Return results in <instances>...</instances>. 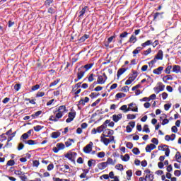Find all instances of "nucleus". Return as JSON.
Returning <instances> with one entry per match:
<instances>
[{"instance_id":"obj_43","label":"nucleus","mask_w":181,"mask_h":181,"mask_svg":"<svg viewBox=\"0 0 181 181\" xmlns=\"http://www.w3.org/2000/svg\"><path fill=\"white\" fill-rule=\"evenodd\" d=\"M40 88V84H36L35 86H32V91H36V90H39Z\"/></svg>"},{"instance_id":"obj_58","label":"nucleus","mask_w":181,"mask_h":181,"mask_svg":"<svg viewBox=\"0 0 181 181\" xmlns=\"http://www.w3.org/2000/svg\"><path fill=\"white\" fill-rule=\"evenodd\" d=\"M20 179H21L22 181H27V180H28V177L25 176V173H23V174L20 176Z\"/></svg>"},{"instance_id":"obj_51","label":"nucleus","mask_w":181,"mask_h":181,"mask_svg":"<svg viewBox=\"0 0 181 181\" xmlns=\"http://www.w3.org/2000/svg\"><path fill=\"white\" fill-rule=\"evenodd\" d=\"M117 37V35L115 34H114V35L110 37L108 39H107V42L108 43H111V42H112V40H114V39H115Z\"/></svg>"},{"instance_id":"obj_3","label":"nucleus","mask_w":181,"mask_h":181,"mask_svg":"<svg viewBox=\"0 0 181 181\" xmlns=\"http://www.w3.org/2000/svg\"><path fill=\"white\" fill-rule=\"evenodd\" d=\"M158 60H163V51L161 49L158 50L157 54H156L154 59L148 62V64L153 65Z\"/></svg>"},{"instance_id":"obj_38","label":"nucleus","mask_w":181,"mask_h":181,"mask_svg":"<svg viewBox=\"0 0 181 181\" xmlns=\"http://www.w3.org/2000/svg\"><path fill=\"white\" fill-rule=\"evenodd\" d=\"M143 132H146V134H149V132H151V130L148 128V124L144 126Z\"/></svg>"},{"instance_id":"obj_63","label":"nucleus","mask_w":181,"mask_h":181,"mask_svg":"<svg viewBox=\"0 0 181 181\" xmlns=\"http://www.w3.org/2000/svg\"><path fill=\"white\" fill-rule=\"evenodd\" d=\"M14 173L17 175V176H22L23 174V172L21 171V170H15Z\"/></svg>"},{"instance_id":"obj_12","label":"nucleus","mask_w":181,"mask_h":181,"mask_svg":"<svg viewBox=\"0 0 181 181\" xmlns=\"http://www.w3.org/2000/svg\"><path fill=\"white\" fill-rule=\"evenodd\" d=\"M153 149H156V146L153 144H148L146 146V152H152V151H153Z\"/></svg>"},{"instance_id":"obj_62","label":"nucleus","mask_w":181,"mask_h":181,"mask_svg":"<svg viewBox=\"0 0 181 181\" xmlns=\"http://www.w3.org/2000/svg\"><path fill=\"white\" fill-rule=\"evenodd\" d=\"M174 175L175 176H177V177H179V176H180L181 175V171L179 170H176L174 171Z\"/></svg>"},{"instance_id":"obj_27","label":"nucleus","mask_w":181,"mask_h":181,"mask_svg":"<svg viewBox=\"0 0 181 181\" xmlns=\"http://www.w3.org/2000/svg\"><path fill=\"white\" fill-rule=\"evenodd\" d=\"M153 174H146L145 177V181H153Z\"/></svg>"},{"instance_id":"obj_35","label":"nucleus","mask_w":181,"mask_h":181,"mask_svg":"<svg viewBox=\"0 0 181 181\" xmlns=\"http://www.w3.org/2000/svg\"><path fill=\"white\" fill-rule=\"evenodd\" d=\"M121 158L123 162H128V160L130 159L129 154H125L124 157L123 156H121Z\"/></svg>"},{"instance_id":"obj_64","label":"nucleus","mask_w":181,"mask_h":181,"mask_svg":"<svg viewBox=\"0 0 181 181\" xmlns=\"http://www.w3.org/2000/svg\"><path fill=\"white\" fill-rule=\"evenodd\" d=\"M158 88L160 91H163L165 90V85L163 83H160V85L158 86Z\"/></svg>"},{"instance_id":"obj_14","label":"nucleus","mask_w":181,"mask_h":181,"mask_svg":"<svg viewBox=\"0 0 181 181\" xmlns=\"http://www.w3.org/2000/svg\"><path fill=\"white\" fill-rule=\"evenodd\" d=\"M90 101V98L88 97H85L84 99H81L78 101V105H86V103H88Z\"/></svg>"},{"instance_id":"obj_21","label":"nucleus","mask_w":181,"mask_h":181,"mask_svg":"<svg viewBox=\"0 0 181 181\" xmlns=\"http://www.w3.org/2000/svg\"><path fill=\"white\" fill-rule=\"evenodd\" d=\"M127 70H128V69L127 68H120L117 71V77L122 76V74L125 73Z\"/></svg>"},{"instance_id":"obj_61","label":"nucleus","mask_w":181,"mask_h":181,"mask_svg":"<svg viewBox=\"0 0 181 181\" xmlns=\"http://www.w3.org/2000/svg\"><path fill=\"white\" fill-rule=\"evenodd\" d=\"M104 156H105V152L102 151L98 153V158H104Z\"/></svg>"},{"instance_id":"obj_31","label":"nucleus","mask_w":181,"mask_h":181,"mask_svg":"<svg viewBox=\"0 0 181 181\" xmlns=\"http://www.w3.org/2000/svg\"><path fill=\"white\" fill-rule=\"evenodd\" d=\"M95 77V75L94 74H90L88 76V81L89 83H93V81L94 80V78Z\"/></svg>"},{"instance_id":"obj_19","label":"nucleus","mask_w":181,"mask_h":181,"mask_svg":"<svg viewBox=\"0 0 181 181\" xmlns=\"http://www.w3.org/2000/svg\"><path fill=\"white\" fill-rule=\"evenodd\" d=\"M181 67L179 65H174L173 67V73H176V74L180 73Z\"/></svg>"},{"instance_id":"obj_29","label":"nucleus","mask_w":181,"mask_h":181,"mask_svg":"<svg viewBox=\"0 0 181 181\" xmlns=\"http://www.w3.org/2000/svg\"><path fill=\"white\" fill-rule=\"evenodd\" d=\"M142 47H136L133 52H132V53H133V57H135V56H136V54H138L139 53V52H141V50H142Z\"/></svg>"},{"instance_id":"obj_17","label":"nucleus","mask_w":181,"mask_h":181,"mask_svg":"<svg viewBox=\"0 0 181 181\" xmlns=\"http://www.w3.org/2000/svg\"><path fill=\"white\" fill-rule=\"evenodd\" d=\"M97 166L98 169H100V170H104V169H105V168H107V166L108 165H107L106 162H102L100 163H98Z\"/></svg>"},{"instance_id":"obj_5","label":"nucleus","mask_w":181,"mask_h":181,"mask_svg":"<svg viewBox=\"0 0 181 181\" xmlns=\"http://www.w3.org/2000/svg\"><path fill=\"white\" fill-rule=\"evenodd\" d=\"M165 15V12H156L153 13V21H160V19H163Z\"/></svg>"},{"instance_id":"obj_20","label":"nucleus","mask_w":181,"mask_h":181,"mask_svg":"<svg viewBox=\"0 0 181 181\" xmlns=\"http://www.w3.org/2000/svg\"><path fill=\"white\" fill-rule=\"evenodd\" d=\"M60 135H62V133H60L59 132H54L51 134V137L53 139H57V138H59Z\"/></svg>"},{"instance_id":"obj_44","label":"nucleus","mask_w":181,"mask_h":181,"mask_svg":"<svg viewBox=\"0 0 181 181\" xmlns=\"http://www.w3.org/2000/svg\"><path fill=\"white\" fill-rule=\"evenodd\" d=\"M125 93H118L116 94L115 97L116 98H122L124 97H125Z\"/></svg>"},{"instance_id":"obj_10","label":"nucleus","mask_w":181,"mask_h":181,"mask_svg":"<svg viewBox=\"0 0 181 181\" xmlns=\"http://www.w3.org/2000/svg\"><path fill=\"white\" fill-rule=\"evenodd\" d=\"M93 151V142L90 141L88 145L83 148V152L85 153H90Z\"/></svg>"},{"instance_id":"obj_55","label":"nucleus","mask_w":181,"mask_h":181,"mask_svg":"<svg viewBox=\"0 0 181 181\" xmlns=\"http://www.w3.org/2000/svg\"><path fill=\"white\" fill-rule=\"evenodd\" d=\"M128 32L124 31L120 34L119 37H121L122 39L124 37H127V36H128Z\"/></svg>"},{"instance_id":"obj_32","label":"nucleus","mask_w":181,"mask_h":181,"mask_svg":"<svg viewBox=\"0 0 181 181\" xmlns=\"http://www.w3.org/2000/svg\"><path fill=\"white\" fill-rule=\"evenodd\" d=\"M110 119H106L104 123L100 126V128L104 131V129H106L107 128V124H110Z\"/></svg>"},{"instance_id":"obj_46","label":"nucleus","mask_w":181,"mask_h":181,"mask_svg":"<svg viewBox=\"0 0 181 181\" xmlns=\"http://www.w3.org/2000/svg\"><path fill=\"white\" fill-rule=\"evenodd\" d=\"M43 96H45V92H40V91H39V92L37 93V94H36V95H35V98H39L43 97Z\"/></svg>"},{"instance_id":"obj_25","label":"nucleus","mask_w":181,"mask_h":181,"mask_svg":"<svg viewBox=\"0 0 181 181\" xmlns=\"http://www.w3.org/2000/svg\"><path fill=\"white\" fill-rule=\"evenodd\" d=\"M137 40L138 39L136 38V36L132 35L129 39V43H136Z\"/></svg>"},{"instance_id":"obj_36","label":"nucleus","mask_w":181,"mask_h":181,"mask_svg":"<svg viewBox=\"0 0 181 181\" xmlns=\"http://www.w3.org/2000/svg\"><path fill=\"white\" fill-rule=\"evenodd\" d=\"M151 45H152V41L147 40L144 43H142L141 46H142V47H146V46H151Z\"/></svg>"},{"instance_id":"obj_24","label":"nucleus","mask_w":181,"mask_h":181,"mask_svg":"<svg viewBox=\"0 0 181 181\" xmlns=\"http://www.w3.org/2000/svg\"><path fill=\"white\" fill-rule=\"evenodd\" d=\"M23 142L27 145H36L37 144L35 140H23Z\"/></svg>"},{"instance_id":"obj_54","label":"nucleus","mask_w":181,"mask_h":181,"mask_svg":"<svg viewBox=\"0 0 181 181\" xmlns=\"http://www.w3.org/2000/svg\"><path fill=\"white\" fill-rule=\"evenodd\" d=\"M7 166H13L15 165V160H9L8 162H7Z\"/></svg>"},{"instance_id":"obj_45","label":"nucleus","mask_w":181,"mask_h":181,"mask_svg":"<svg viewBox=\"0 0 181 181\" xmlns=\"http://www.w3.org/2000/svg\"><path fill=\"white\" fill-rule=\"evenodd\" d=\"M135 118H136V115H135L129 114L127 115V119H135Z\"/></svg>"},{"instance_id":"obj_15","label":"nucleus","mask_w":181,"mask_h":181,"mask_svg":"<svg viewBox=\"0 0 181 181\" xmlns=\"http://www.w3.org/2000/svg\"><path fill=\"white\" fill-rule=\"evenodd\" d=\"M88 11V6H85L83 8H82L81 11L79 12L78 18H83L84 16V13Z\"/></svg>"},{"instance_id":"obj_40","label":"nucleus","mask_w":181,"mask_h":181,"mask_svg":"<svg viewBox=\"0 0 181 181\" xmlns=\"http://www.w3.org/2000/svg\"><path fill=\"white\" fill-rule=\"evenodd\" d=\"M43 128V127L40 126V125H37L33 127L34 131H35V132H39V131H41V129Z\"/></svg>"},{"instance_id":"obj_8","label":"nucleus","mask_w":181,"mask_h":181,"mask_svg":"<svg viewBox=\"0 0 181 181\" xmlns=\"http://www.w3.org/2000/svg\"><path fill=\"white\" fill-rule=\"evenodd\" d=\"M162 149L163 152H165V156H169L170 153V149H169V146L163 145V146H159L158 149Z\"/></svg>"},{"instance_id":"obj_28","label":"nucleus","mask_w":181,"mask_h":181,"mask_svg":"<svg viewBox=\"0 0 181 181\" xmlns=\"http://www.w3.org/2000/svg\"><path fill=\"white\" fill-rule=\"evenodd\" d=\"M169 80H173L172 75H166L163 78V81H164V83H168Z\"/></svg>"},{"instance_id":"obj_34","label":"nucleus","mask_w":181,"mask_h":181,"mask_svg":"<svg viewBox=\"0 0 181 181\" xmlns=\"http://www.w3.org/2000/svg\"><path fill=\"white\" fill-rule=\"evenodd\" d=\"M57 148H58V149H59V151H63V149H64V148H66V146L63 143H58L57 144Z\"/></svg>"},{"instance_id":"obj_2","label":"nucleus","mask_w":181,"mask_h":181,"mask_svg":"<svg viewBox=\"0 0 181 181\" xmlns=\"http://www.w3.org/2000/svg\"><path fill=\"white\" fill-rule=\"evenodd\" d=\"M128 105H129V107L127 105H123L122 106H121L119 110L121 111H124V112H128V111H133V112H138V107H136V108H132V107H134V105H136V104L132 103Z\"/></svg>"},{"instance_id":"obj_42","label":"nucleus","mask_w":181,"mask_h":181,"mask_svg":"<svg viewBox=\"0 0 181 181\" xmlns=\"http://www.w3.org/2000/svg\"><path fill=\"white\" fill-rule=\"evenodd\" d=\"M115 168L117 170H124V165H122V164H117L115 165Z\"/></svg>"},{"instance_id":"obj_22","label":"nucleus","mask_w":181,"mask_h":181,"mask_svg":"<svg viewBox=\"0 0 181 181\" xmlns=\"http://www.w3.org/2000/svg\"><path fill=\"white\" fill-rule=\"evenodd\" d=\"M89 37H90V35L85 34L84 35L81 37L80 39L78 40L79 43H83V42H86V40H87V39H88Z\"/></svg>"},{"instance_id":"obj_37","label":"nucleus","mask_w":181,"mask_h":181,"mask_svg":"<svg viewBox=\"0 0 181 181\" xmlns=\"http://www.w3.org/2000/svg\"><path fill=\"white\" fill-rule=\"evenodd\" d=\"M59 83H60V79H57V80L54 81L53 82H52L49 84V88L54 87V86H57V84H59Z\"/></svg>"},{"instance_id":"obj_11","label":"nucleus","mask_w":181,"mask_h":181,"mask_svg":"<svg viewBox=\"0 0 181 181\" xmlns=\"http://www.w3.org/2000/svg\"><path fill=\"white\" fill-rule=\"evenodd\" d=\"M74 118H76V112H70L68 114V118L66 119V122L67 124H69V123L71 122V121H73L74 119Z\"/></svg>"},{"instance_id":"obj_56","label":"nucleus","mask_w":181,"mask_h":181,"mask_svg":"<svg viewBox=\"0 0 181 181\" xmlns=\"http://www.w3.org/2000/svg\"><path fill=\"white\" fill-rule=\"evenodd\" d=\"M126 146L128 149H132V148H134V144L132 142H127Z\"/></svg>"},{"instance_id":"obj_39","label":"nucleus","mask_w":181,"mask_h":181,"mask_svg":"<svg viewBox=\"0 0 181 181\" xmlns=\"http://www.w3.org/2000/svg\"><path fill=\"white\" fill-rule=\"evenodd\" d=\"M132 152L134 155H139L141 153L139 148H138L136 147H135L132 149Z\"/></svg>"},{"instance_id":"obj_48","label":"nucleus","mask_w":181,"mask_h":181,"mask_svg":"<svg viewBox=\"0 0 181 181\" xmlns=\"http://www.w3.org/2000/svg\"><path fill=\"white\" fill-rule=\"evenodd\" d=\"M40 165V163H39V160H35L33 161V167L38 168Z\"/></svg>"},{"instance_id":"obj_6","label":"nucleus","mask_w":181,"mask_h":181,"mask_svg":"<svg viewBox=\"0 0 181 181\" xmlns=\"http://www.w3.org/2000/svg\"><path fill=\"white\" fill-rule=\"evenodd\" d=\"M107 74L105 73H103V75H98V84H105V81L107 80Z\"/></svg>"},{"instance_id":"obj_52","label":"nucleus","mask_w":181,"mask_h":181,"mask_svg":"<svg viewBox=\"0 0 181 181\" xmlns=\"http://www.w3.org/2000/svg\"><path fill=\"white\" fill-rule=\"evenodd\" d=\"M165 141H167L168 142H169V141H175V138H172V137H171L170 136H169V135H165Z\"/></svg>"},{"instance_id":"obj_59","label":"nucleus","mask_w":181,"mask_h":181,"mask_svg":"<svg viewBox=\"0 0 181 181\" xmlns=\"http://www.w3.org/2000/svg\"><path fill=\"white\" fill-rule=\"evenodd\" d=\"M51 4H53V0H46L45 2L46 6H50Z\"/></svg>"},{"instance_id":"obj_16","label":"nucleus","mask_w":181,"mask_h":181,"mask_svg":"<svg viewBox=\"0 0 181 181\" xmlns=\"http://www.w3.org/2000/svg\"><path fill=\"white\" fill-rule=\"evenodd\" d=\"M162 71H163V66H160L156 69H153V74L159 76V74H162Z\"/></svg>"},{"instance_id":"obj_13","label":"nucleus","mask_w":181,"mask_h":181,"mask_svg":"<svg viewBox=\"0 0 181 181\" xmlns=\"http://www.w3.org/2000/svg\"><path fill=\"white\" fill-rule=\"evenodd\" d=\"M112 118L114 122H118L119 119H122V114L113 115Z\"/></svg>"},{"instance_id":"obj_18","label":"nucleus","mask_w":181,"mask_h":181,"mask_svg":"<svg viewBox=\"0 0 181 181\" xmlns=\"http://www.w3.org/2000/svg\"><path fill=\"white\" fill-rule=\"evenodd\" d=\"M110 139L104 137L103 136H100V141H102L106 146L110 144Z\"/></svg>"},{"instance_id":"obj_1","label":"nucleus","mask_w":181,"mask_h":181,"mask_svg":"<svg viewBox=\"0 0 181 181\" xmlns=\"http://www.w3.org/2000/svg\"><path fill=\"white\" fill-rule=\"evenodd\" d=\"M67 108L66 107V105H61L59 107L58 110L55 111V112H57L55 115L54 122H57L60 118L63 117L67 112Z\"/></svg>"},{"instance_id":"obj_4","label":"nucleus","mask_w":181,"mask_h":181,"mask_svg":"<svg viewBox=\"0 0 181 181\" xmlns=\"http://www.w3.org/2000/svg\"><path fill=\"white\" fill-rule=\"evenodd\" d=\"M82 69V67L78 69L77 78L74 79V83H77V81H79V80H81V78L84 77V74H86V71H83Z\"/></svg>"},{"instance_id":"obj_9","label":"nucleus","mask_w":181,"mask_h":181,"mask_svg":"<svg viewBox=\"0 0 181 181\" xmlns=\"http://www.w3.org/2000/svg\"><path fill=\"white\" fill-rule=\"evenodd\" d=\"M76 156H77V153L76 152L67 153L65 155V158L69 160H74V159H76Z\"/></svg>"},{"instance_id":"obj_33","label":"nucleus","mask_w":181,"mask_h":181,"mask_svg":"<svg viewBox=\"0 0 181 181\" xmlns=\"http://www.w3.org/2000/svg\"><path fill=\"white\" fill-rule=\"evenodd\" d=\"M175 159L177 160V162H178V163H181V155H180V152H177L175 154Z\"/></svg>"},{"instance_id":"obj_50","label":"nucleus","mask_w":181,"mask_h":181,"mask_svg":"<svg viewBox=\"0 0 181 181\" xmlns=\"http://www.w3.org/2000/svg\"><path fill=\"white\" fill-rule=\"evenodd\" d=\"M23 139L24 141L26 140V139H29V135L27 134V133H24L21 137V139Z\"/></svg>"},{"instance_id":"obj_57","label":"nucleus","mask_w":181,"mask_h":181,"mask_svg":"<svg viewBox=\"0 0 181 181\" xmlns=\"http://www.w3.org/2000/svg\"><path fill=\"white\" fill-rule=\"evenodd\" d=\"M93 162H94V165L95 164V160L90 159L88 161V166L91 168L93 166Z\"/></svg>"},{"instance_id":"obj_60","label":"nucleus","mask_w":181,"mask_h":181,"mask_svg":"<svg viewBox=\"0 0 181 181\" xmlns=\"http://www.w3.org/2000/svg\"><path fill=\"white\" fill-rule=\"evenodd\" d=\"M14 90H16V91H19V90H21V83H16L14 86Z\"/></svg>"},{"instance_id":"obj_41","label":"nucleus","mask_w":181,"mask_h":181,"mask_svg":"<svg viewBox=\"0 0 181 181\" xmlns=\"http://www.w3.org/2000/svg\"><path fill=\"white\" fill-rule=\"evenodd\" d=\"M170 70H172V65H169L166 67L165 70V73L166 74H170Z\"/></svg>"},{"instance_id":"obj_30","label":"nucleus","mask_w":181,"mask_h":181,"mask_svg":"<svg viewBox=\"0 0 181 181\" xmlns=\"http://www.w3.org/2000/svg\"><path fill=\"white\" fill-rule=\"evenodd\" d=\"M93 66H94V63H90V64H88L84 65L83 66H81L82 69H86V71L90 70V69H91L93 67Z\"/></svg>"},{"instance_id":"obj_49","label":"nucleus","mask_w":181,"mask_h":181,"mask_svg":"<svg viewBox=\"0 0 181 181\" xmlns=\"http://www.w3.org/2000/svg\"><path fill=\"white\" fill-rule=\"evenodd\" d=\"M71 141L73 142L74 140L69 139L67 141L65 142L66 148H69V146H71Z\"/></svg>"},{"instance_id":"obj_47","label":"nucleus","mask_w":181,"mask_h":181,"mask_svg":"<svg viewBox=\"0 0 181 181\" xmlns=\"http://www.w3.org/2000/svg\"><path fill=\"white\" fill-rule=\"evenodd\" d=\"M152 53V49L148 48L147 50L144 51V56H148V54H151Z\"/></svg>"},{"instance_id":"obj_26","label":"nucleus","mask_w":181,"mask_h":181,"mask_svg":"<svg viewBox=\"0 0 181 181\" xmlns=\"http://www.w3.org/2000/svg\"><path fill=\"white\" fill-rule=\"evenodd\" d=\"M42 112V110H39V111L35 112L34 114L31 115V117L33 118V119H36V118H37V117L41 115Z\"/></svg>"},{"instance_id":"obj_23","label":"nucleus","mask_w":181,"mask_h":181,"mask_svg":"<svg viewBox=\"0 0 181 181\" xmlns=\"http://www.w3.org/2000/svg\"><path fill=\"white\" fill-rule=\"evenodd\" d=\"M132 73L129 78L134 81L138 77V71H132Z\"/></svg>"},{"instance_id":"obj_53","label":"nucleus","mask_w":181,"mask_h":181,"mask_svg":"<svg viewBox=\"0 0 181 181\" xmlns=\"http://www.w3.org/2000/svg\"><path fill=\"white\" fill-rule=\"evenodd\" d=\"M4 141H6V136H5V134H2L0 135V142H4Z\"/></svg>"},{"instance_id":"obj_7","label":"nucleus","mask_w":181,"mask_h":181,"mask_svg":"<svg viewBox=\"0 0 181 181\" xmlns=\"http://www.w3.org/2000/svg\"><path fill=\"white\" fill-rule=\"evenodd\" d=\"M114 135V130L106 129L103 131V134H102V136L110 138L111 136Z\"/></svg>"}]
</instances>
